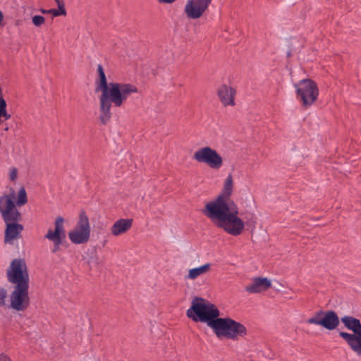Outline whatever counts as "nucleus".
<instances>
[{
  "label": "nucleus",
  "mask_w": 361,
  "mask_h": 361,
  "mask_svg": "<svg viewBox=\"0 0 361 361\" xmlns=\"http://www.w3.org/2000/svg\"><path fill=\"white\" fill-rule=\"evenodd\" d=\"M233 192V179L229 174L224 181L223 188L218 196L207 202L202 213L218 228L226 233L237 236L245 228V222L239 216V209L231 199Z\"/></svg>",
  "instance_id": "f257e3e1"
},
{
  "label": "nucleus",
  "mask_w": 361,
  "mask_h": 361,
  "mask_svg": "<svg viewBox=\"0 0 361 361\" xmlns=\"http://www.w3.org/2000/svg\"><path fill=\"white\" fill-rule=\"evenodd\" d=\"M98 78L96 81V91L100 92L99 96V120L106 124L111 116V109L122 106L128 97L138 92L137 87L128 82H108L102 65L97 66Z\"/></svg>",
  "instance_id": "f03ea898"
},
{
  "label": "nucleus",
  "mask_w": 361,
  "mask_h": 361,
  "mask_svg": "<svg viewBox=\"0 0 361 361\" xmlns=\"http://www.w3.org/2000/svg\"><path fill=\"white\" fill-rule=\"evenodd\" d=\"M16 192L10 188L8 193L0 196V214L4 222L9 221H20L22 215L17 207H22L27 202V192L24 188H21L17 194V200L15 204Z\"/></svg>",
  "instance_id": "7ed1b4c3"
},
{
  "label": "nucleus",
  "mask_w": 361,
  "mask_h": 361,
  "mask_svg": "<svg viewBox=\"0 0 361 361\" xmlns=\"http://www.w3.org/2000/svg\"><path fill=\"white\" fill-rule=\"evenodd\" d=\"M188 318L195 322H203L210 328L212 324L220 316V311L216 305L209 300L195 297L191 301V306L186 311Z\"/></svg>",
  "instance_id": "20e7f679"
},
{
  "label": "nucleus",
  "mask_w": 361,
  "mask_h": 361,
  "mask_svg": "<svg viewBox=\"0 0 361 361\" xmlns=\"http://www.w3.org/2000/svg\"><path fill=\"white\" fill-rule=\"evenodd\" d=\"M210 329L219 339L238 341L247 334V329L244 324L229 317L219 316L212 324Z\"/></svg>",
  "instance_id": "39448f33"
},
{
  "label": "nucleus",
  "mask_w": 361,
  "mask_h": 361,
  "mask_svg": "<svg viewBox=\"0 0 361 361\" xmlns=\"http://www.w3.org/2000/svg\"><path fill=\"white\" fill-rule=\"evenodd\" d=\"M296 97L302 106L307 109L312 106L318 99L319 88L310 79H304L294 85Z\"/></svg>",
  "instance_id": "423d86ee"
},
{
  "label": "nucleus",
  "mask_w": 361,
  "mask_h": 361,
  "mask_svg": "<svg viewBox=\"0 0 361 361\" xmlns=\"http://www.w3.org/2000/svg\"><path fill=\"white\" fill-rule=\"evenodd\" d=\"M192 159L213 170H219L224 164V159L221 154L210 146L199 147L193 153Z\"/></svg>",
  "instance_id": "0eeeda50"
},
{
  "label": "nucleus",
  "mask_w": 361,
  "mask_h": 361,
  "mask_svg": "<svg viewBox=\"0 0 361 361\" xmlns=\"http://www.w3.org/2000/svg\"><path fill=\"white\" fill-rule=\"evenodd\" d=\"M8 281L15 286L29 287L30 277L27 264L22 259H15L6 271Z\"/></svg>",
  "instance_id": "6e6552de"
},
{
  "label": "nucleus",
  "mask_w": 361,
  "mask_h": 361,
  "mask_svg": "<svg viewBox=\"0 0 361 361\" xmlns=\"http://www.w3.org/2000/svg\"><path fill=\"white\" fill-rule=\"evenodd\" d=\"M91 226L89 218L84 211L80 212L79 219L74 228L68 232L71 243L76 245L87 243L90 238Z\"/></svg>",
  "instance_id": "1a4fd4ad"
},
{
  "label": "nucleus",
  "mask_w": 361,
  "mask_h": 361,
  "mask_svg": "<svg viewBox=\"0 0 361 361\" xmlns=\"http://www.w3.org/2000/svg\"><path fill=\"white\" fill-rule=\"evenodd\" d=\"M9 308L17 312H23L30 305L29 287L15 286L8 298Z\"/></svg>",
  "instance_id": "9d476101"
},
{
  "label": "nucleus",
  "mask_w": 361,
  "mask_h": 361,
  "mask_svg": "<svg viewBox=\"0 0 361 361\" xmlns=\"http://www.w3.org/2000/svg\"><path fill=\"white\" fill-rule=\"evenodd\" d=\"M309 324L319 325L328 330H334L340 323L337 314L332 310L319 311L307 320Z\"/></svg>",
  "instance_id": "9b49d317"
},
{
  "label": "nucleus",
  "mask_w": 361,
  "mask_h": 361,
  "mask_svg": "<svg viewBox=\"0 0 361 361\" xmlns=\"http://www.w3.org/2000/svg\"><path fill=\"white\" fill-rule=\"evenodd\" d=\"M212 1L188 0L184 6V13L189 19H198L206 12Z\"/></svg>",
  "instance_id": "f8f14e48"
},
{
  "label": "nucleus",
  "mask_w": 361,
  "mask_h": 361,
  "mask_svg": "<svg viewBox=\"0 0 361 361\" xmlns=\"http://www.w3.org/2000/svg\"><path fill=\"white\" fill-rule=\"evenodd\" d=\"M64 219L61 216L56 217L54 222V230L49 229L45 238L53 242L54 248L52 252H56L59 250V246L65 238Z\"/></svg>",
  "instance_id": "ddd939ff"
},
{
  "label": "nucleus",
  "mask_w": 361,
  "mask_h": 361,
  "mask_svg": "<svg viewBox=\"0 0 361 361\" xmlns=\"http://www.w3.org/2000/svg\"><path fill=\"white\" fill-rule=\"evenodd\" d=\"M18 222L15 221L5 222L6 227L5 229L4 241L6 243L13 244L15 240L21 237V233L24 228Z\"/></svg>",
  "instance_id": "4468645a"
},
{
  "label": "nucleus",
  "mask_w": 361,
  "mask_h": 361,
  "mask_svg": "<svg viewBox=\"0 0 361 361\" xmlns=\"http://www.w3.org/2000/svg\"><path fill=\"white\" fill-rule=\"evenodd\" d=\"M271 286L269 279L265 277H255L245 287V290L249 293H259L266 291Z\"/></svg>",
  "instance_id": "2eb2a0df"
},
{
  "label": "nucleus",
  "mask_w": 361,
  "mask_h": 361,
  "mask_svg": "<svg viewBox=\"0 0 361 361\" xmlns=\"http://www.w3.org/2000/svg\"><path fill=\"white\" fill-rule=\"evenodd\" d=\"M235 94V90L227 85H221L217 90V95L221 102L224 106L235 105L234 99Z\"/></svg>",
  "instance_id": "dca6fc26"
},
{
  "label": "nucleus",
  "mask_w": 361,
  "mask_h": 361,
  "mask_svg": "<svg viewBox=\"0 0 361 361\" xmlns=\"http://www.w3.org/2000/svg\"><path fill=\"white\" fill-rule=\"evenodd\" d=\"M132 219H120L116 221L111 226V234L115 237L124 235L132 228Z\"/></svg>",
  "instance_id": "f3484780"
},
{
  "label": "nucleus",
  "mask_w": 361,
  "mask_h": 361,
  "mask_svg": "<svg viewBox=\"0 0 361 361\" xmlns=\"http://www.w3.org/2000/svg\"><path fill=\"white\" fill-rule=\"evenodd\" d=\"M339 335L348 343L350 349L357 355H361V334H351L346 332H340Z\"/></svg>",
  "instance_id": "a211bd4d"
},
{
  "label": "nucleus",
  "mask_w": 361,
  "mask_h": 361,
  "mask_svg": "<svg viewBox=\"0 0 361 361\" xmlns=\"http://www.w3.org/2000/svg\"><path fill=\"white\" fill-rule=\"evenodd\" d=\"M212 267V265L211 263H205L200 267L190 269L185 276V279L194 281L198 278L204 276L211 271Z\"/></svg>",
  "instance_id": "6ab92c4d"
},
{
  "label": "nucleus",
  "mask_w": 361,
  "mask_h": 361,
  "mask_svg": "<svg viewBox=\"0 0 361 361\" xmlns=\"http://www.w3.org/2000/svg\"><path fill=\"white\" fill-rule=\"evenodd\" d=\"M341 322L345 328L353 332V334H361V323L359 319L351 316H345L341 318Z\"/></svg>",
  "instance_id": "aec40b11"
},
{
  "label": "nucleus",
  "mask_w": 361,
  "mask_h": 361,
  "mask_svg": "<svg viewBox=\"0 0 361 361\" xmlns=\"http://www.w3.org/2000/svg\"><path fill=\"white\" fill-rule=\"evenodd\" d=\"M59 9H49V13L52 14L54 16H65L66 14V9L64 8V2L63 0H55Z\"/></svg>",
  "instance_id": "412c9836"
},
{
  "label": "nucleus",
  "mask_w": 361,
  "mask_h": 361,
  "mask_svg": "<svg viewBox=\"0 0 361 361\" xmlns=\"http://www.w3.org/2000/svg\"><path fill=\"white\" fill-rule=\"evenodd\" d=\"M32 22L36 27H40L45 23V18L42 16H34L32 18Z\"/></svg>",
  "instance_id": "4be33fe9"
},
{
  "label": "nucleus",
  "mask_w": 361,
  "mask_h": 361,
  "mask_svg": "<svg viewBox=\"0 0 361 361\" xmlns=\"http://www.w3.org/2000/svg\"><path fill=\"white\" fill-rule=\"evenodd\" d=\"M7 298V291L5 288H0V307H3L6 305Z\"/></svg>",
  "instance_id": "5701e85b"
},
{
  "label": "nucleus",
  "mask_w": 361,
  "mask_h": 361,
  "mask_svg": "<svg viewBox=\"0 0 361 361\" xmlns=\"http://www.w3.org/2000/svg\"><path fill=\"white\" fill-rule=\"evenodd\" d=\"M18 169L15 167L11 168L8 171V178L11 181H16L18 178Z\"/></svg>",
  "instance_id": "b1692460"
},
{
  "label": "nucleus",
  "mask_w": 361,
  "mask_h": 361,
  "mask_svg": "<svg viewBox=\"0 0 361 361\" xmlns=\"http://www.w3.org/2000/svg\"><path fill=\"white\" fill-rule=\"evenodd\" d=\"M0 361H12V359L7 354L1 353L0 354Z\"/></svg>",
  "instance_id": "393cba45"
},
{
  "label": "nucleus",
  "mask_w": 361,
  "mask_h": 361,
  "mask_svg": "<svg viewBox=\"0 0 361 361\" xmlns=\"http://www.w3.org/2000/svg\"><path fill=\"white\" fill-rule=\"evenodd\" d=\"M176 0H158V1L161 4H170L175 1Z\"/></svg>",
  "instance_id": "a878e982"
},
{
  "label": "nucleus",
  "mask_w": 361,
  "mask_h": 361,
  "mask_svg": "<svg viewBox=\"0 0 361 361\" xmlns=\"http://www.w3.org/2000/svg\"><path fill=\"white\" fill-rule=\"evenodd\" d=\"M3 19H4L3 13H2V12H1V11H0V25H1V23H2Z\"/></svg>",
  "instance_id": "bb28decb"
},
{
  "label": "nucleus",
  "mask_w": 361,
  "mask_h": 361,
  "mask_svg": "<svg viewBox=\"0 0 361 361\" xmlns=\"http://www.w3.org/2000/svg\"><path fill=\"white\" fill-rule=\"evenodd\" d=\"M48 11H49V10H45V9H42V10H41V12H42V13H49V12H48Z\"/></svg>",
  "instance_id": "cd10ccee"
}]
</instances>
